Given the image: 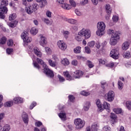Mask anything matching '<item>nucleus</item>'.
Listing matches in <instances>:
<instances>
[{
	"instance_id": "f257e3e1",
	"label": "nucleus",
	"mask_w": 131,
	"mask_h": 131,
	"mask_svg": "<svg viewBox=\"0 0 131 131\" xmlns=\"http://www.w3.org/2000/svg\"><path fill=\"white\" fill-rule=\"evenodd\" d=\"M107 33L111 34L112 37L110 39V45L111 46H115L117 43L118 39H119V34L118 32L115 31L112 29H110L107 31Z\"/></svg>"
},
{
	"instance_id": "f03ea898",
	"label": "nucleus",
	"mask_w": 131,
	"mask_h": 131,
	"mask_svg": "<svg viewBox=\"0 0 131 131\" xmlns=\"http://www.w3.org/2000/svg\"><path fill=\"white\" fill-rule=\"evenodd\" d=\"M97 30L96 31L97 35L102 36L105 34V29H106V25L103 21H99L97 25Z\"/></svg>"
},
{
	"instance_id": "7ed1b4c3",
	"label": "nucleus",
	"mask_w": 131,
	"mask_h": 131,
	"mask_svg": "<svg viewBox=\"0 0 131 131\" xmlns=\"http://www.w3.org/2000/svg\"><path fill=\"white\" fill-rule=\"evenodd\" d=\"M74 123L77 129H81L85 125V121L80 118H76L74 120Z\"/></svg>"
},
{
	"instance_id": "20e7f679",
	"label": "nucleus",
	"mask_w": 131,
	"mask_h": 131,
	"mask_svg": "<svg viewBox=\"0 0 131 131\" xmlns=\"http://www.w3.org/2000/svg\"><path fill=\"white\" fill-rule=\"evenodd\" d=\"M38 5L36 3H33L32 6H30L26 8V12L29 14H31L33 12L34 13H36V11H37V9H38Z\"/></svg>"
},
{
	"instance_id": "39448f33",
	"label": "nucleus",
	"mask_w": 131,
	"mask_h": 131,
	"mask_svg": "<svg viewBox=\"0 0 131 131\" xmlns=\"http://www.w3.org/2000/svg\"><path fill=\"white\" fill-rule=\"evenodd\" d=\"M78 35L84 36L85 39L91 37V31L88 29L83 28L78 32Z\"/></svg>"
},
{
	"instance_id": "423d86ee",
	"label": "nucleus",
	"mask_w": 131,
	"mask_h": 131,
	"mask_svg": "<svg viewBox=\"0 0 131 131\" xmlns=\"http://www.w3.org/2000/svg\"><path fill=\"white\" fill-rule=\"evenodd\" d=\"M43 72L45 74H46L48 77L50 78H53L54 76V72L51 70L47 67V64H43V69H42Z\"/></svg>"
},
{
	"instance_id": "0eeeda50",
	"label": "nucleus",
	"mask_w": 131,
	"mask_h": 131,
	"mask_svg": "<svg viewBox=\"0 0 131 131\" xmlns=\"http://www.w3.org/2000/svg\"><path fill=\"white\" fill-rule=\"evenodd\" d=\"M21 36L25 42H27V43H28L29 42H31L32 41L31 37H29L28 36V32L27 31L23 32L21 33Z\"/></svg>"
},
{
	"instance_id": "6e6552de",
	"label": "nucleus",
	"mask_w": 131,
	"mask_h": 131,
	"mask_svg": "<svg viewBox=\"0 0 131 131\" xmlns=\"http://www.w3.org/2000/svg\"><path fill=\"white\" fill-rule=\"evenodd\" d=\"M105 97L108 102H113L114 100V97L115 95L114 94V92L110 91L105 95Z\"/></svg>"
},
{
	"instance_id": "1a4fd4ad",
	"label": "nucleus",
	"mask_w": 131,
	"mask_h": 131,
	"mask_svg": "<svg viewBox=\"0 0 131 131\" xmlns=\"http://www.w3.org/2000/svg\"><path fill=\"white\" fill-rule=\"evenodd\" d=\"M36 61L37 62H34L33 65H34V67L38 69V70H40V66L38 64H40L41 65H42L43 67V65H46L43 62V60H42V59L40 58H37Z\"/></svg>"
},
{
	"instance_id": "9d476101",
	"label": "nucleus",
	"mask_w": 131,
	"mask_h": 131,
	"mask_svg": "<svg viewBox=\"0 0 131 131\" xmlns=\"http://www.w3.org/2000/svg\"><path fill=\"white\" fill-rule=\"evenodd\" d=\"M8 13V8L6 6H0V18L5 19V14Z\"/></svg>"
},
{
	"instance_id": "9b49d317",
	"label": "nucleus",
	"mask_w": 131,
	"mask_h": 131,
	"mask_svg": "<svg viewBox=\"0 0 131 131\" xmlns=\"http://www.w3.org/2000/svg\"><path fill=\"white\" fill-rule=\"evenodd\" d=\"M110 57L113 59H118L119 58V53L117 49H113L111 50L110 54Z\"/></svg>"
},
{
	"instance_id": "f8f14e48",
	"label": "nucleus",
	"mask_w": 131,
	"mask_h": 131,
	"mask_svg": "<svg viewBox=\"0 0 131 131\" xmlns=\"http://www.w3.org/2000/svg\"><path fill=\"white\" fill-rule=\"evenodd\" d=\"M57 46L61 51H65L66 50V43L63 40L57 41Z\"/></svg>"
},
{
	"instance_id": "ddd939ff",
	"label": "nucleus",
	"mask_w": 131,
	"mask_h": 131,
	"mask_svg": "<svg viewBox=\"0 0 131 131\" xmlns=\"http://www.w3.org/2000/svg\"><path fill=\"white\" fill-rule=\"evenodd\" d=\"M83 75V72L79 70H77L74 72V77L75 78H80Z\"/></svg>"
},
{
	"instance_id": "4468645a",
	"label": "nucleus",
	"mask_w": 131,
	"mask_h": 131,
	"mask_svg": "<svg viewBox=\"0 0 131 131\" xmlns=\"http://www.w3.org/2000/svg\"><path fill=\"white\" fill-rule=\"evenodd\" d=\"M23 120L25 123V124H28V122L29 121V118L28 117V115L26 114L25 113H23L22 115Z\"/></svg>"
},
{
	"instance_id": "2eb2a0df",
	"label": "nucleus",
	"mask_w": 131,
	"mask_h": 131,
	"mask_svg": "<svg viewBox=\"0 0 131 131\" xmlns=\"http://www.w3.org/2000/svg\"><path fill=\"white\" fill-rule=\"evenodd\" d=\"M33 51L35 55L38 57L39 58H41V52L39 50V49L37 47H34L33 49Z\"/></svg>"
},
{
	"instance_id": "dca6fc26",
	"label": "nucleus",
	"mask_w": 131,
	"mask_h": 131,
	"mask_svg": "<svg viewBox=\"0 0 131 131\" xmlns=\"http://www.w3.org/2000/svg\"><path fill=\"white\" fill-rule=\"evenodd\" d=\"M58 116L61 119L62 121H66V113L63 112L62 111L59 114H58Z\"/></svg>"
},
{
	"instance_id": "f3484780",
	"label": "nucleus",
	"mask_w": 131,
	"mask_h": 131,
	"mask_svg": "<svg viewBox=\"0 0 131 131\" xmlns=\"http://www.w3.org/2000/svg\"><path fill=\"white\" fill-rule=\"evenodd\" d=\"M96 104L100 111H103V105H102V103L100 99H97L96 100Z\"/></svg>"
},
{
	"instance_id": "a211bd4d",
	"label": "nucleus",
	"mask_w": 131,
	"mask_h": 131,
	"mask_svg": "<svg viewBox=\"0 0 131 131\" xmlns=\"http://www.w3.org/2000/svg\"><path fill=\"white\" fill-rule=\"evenodd\" d=\"M110 104L104 101L103 103L102 111L104 110V109H106L109 112V111H110Z\"/></svg>"
},
{
	"instance_id": "6ab92c4d",
	"label": "nucleus",
	"mask_w": 131,
	"mask_h": 131,
	"mask_svg": "<svg viewBox=\"0 0 131 131\" xmlns=\"http://www.w3.org/2000/svg\"><path fill=\"white\" fill-rule=\"evenodd\" d=\"M129 48V42L125 41L123 43L122 45V49L124 51H126V50H128Z\"/></svg>"
},
{
	"instance_id": "aec40b11",
	"label": "nucleus",
	"mask_w": 131,
	"mask_h": 131,
	"mask_svg": "<svg viewBox=\"0 0 131 131\" xmlns=\"http://www.w3.org/2000/svg\"><path fill=\"white\" fill-rule=\"evenodd\" d=\"M39 43L40 46L43 47L46 45H47V38L43 36H41L40 37V40L39 41Z\"/></svg>"
},
{
	"instance_id": "412c9836",
	"label": "nucleus",
	"mask_w": 131,
	"mask_h": 131,
	"mask_svg": "<svg viewBox=\"0 0 131 131\" xmlns=\"http://www.w3.org/2000/svg\"><path fill=\"white\" fill-rule=\"evenodd\" d=\"M14 104H21L23 103V99L20 97H15L13 99Z\"/></svg>"
},
{
	"instance_id": "4be33fe9",
	"label": "nucleus",
	"mask_w": 131,
	"mask_h": 131,
	"mask_svg": "<svg viewBox=\"0 0 131 131\" xmlns=\"http://www.w3.org/2000/svg\"><path fill=\"white\" fill-rule=\"evenodd\" d=\"M57 2L60 4L62 9L66 10V4L64 3V0H57Z\"/></svg>"
},
{
	"instance_id": "5701e85b",
	"label": "nucleus",
	"mask_w": 131,
	"mask_h": 131,
	"mask_svg": "<svg viewBox=\"0 0 131 131\" xmlns=\"http://www.w3.org/2000/svg\"><path fill=\"white\" fill-rule=\"evenodd\" d=\"M90 107H91V103H90V102H87L84 105L83 110L84 111H88L89 109H90Z\"/></svg>"
},
{
	"instance_id": "b1692460",
	"label": "nucleus",
	"mask_w": 131,
	"mask_h": 131,
	"mask_svg": "<svg viewBox=\"0 0 131 131\" xmlns=\"http://www.w3.org/2000/svg\"><path fill=\"white\" fill-rule=\"evenodd\" d=\"M9 5V1L8 0H2L1 5L2 7H7Z\"/></svg>"
},
{
	"instance_id": "393cba45",
	"label": "nucleus",
	"mask_w": 131,
	"mask_h": 131,
	"mask_svg": "<svg viewBox=\"0 0 131 131\" xmlns=\"http://www.w3.org/2000/svg\"><path fill=\"white\" fill-rule=\"evenodd\" d=\"M113 111L116 114H121L122 113V109L120 108H114Z\"/></svg>"
},
{
	"instance_id": "a878e982",
	"label": "nucleus",
	"mask_w": 131,
	"mask_h": 131,
	"mask_svg": "<svg viewBox=\"0 0 131 131\" xmlns=\"http://www.w3.org/2000/svg\"><path fill=\"white\" fill-rule=\"evenodd\" d=\"M106 11L107 14H111V12L112 11V9L110 7V5L107 4L105 7Z\"/></svg>"
},
{
	"instance_id": "bb28decb",
	"label": "nucleus",
	"mask_w": 131,
	"mask_h": 131,
	"mask_svg": "<svg viewBox=\"0 0 131 131\" xmlns=\"http://www.w3.org/2000/svg\"><path fill=\"white\" fill-rule=\"evenodd\" d=\"M7 42V37L3 36L0 39V45H6Z\"/></svg>"
},
{
	"instance_id": "cd10ccee",
	"label": "nucleus",
	"mask_w": 131,
	"mask_h": 131,
	"mask_svg": "<svg viewBox=\"0 0 131 131\" xmlns=\"http://www.w3.org/2000/svg\"><path fill=\"white\" fill-rule=\"evenodd\" d=\"M48 63L51 67H56V61H53L52 59H49Z\"/></svg>"
},
{
	"instance_id": "c85d7f7f",
	"label": "nucleus",
	"mask_w": 131,
	"mask_h": 131,
	"mask_svg": "<svg viewBox=\"0 0 131 131\" xmlns=\"http://www.w3.org/2000/svg\"><path fill=\"white\" fill-rule=\"evenodd\" d=\"M14 104V102L12 101H8L4 104L5 107H12Z\"/></svg>"
},
{
	"instance_id": "c756f323",
	"label": "nucleus",
	"mask_w": 131,
	"mask_h": 131,
	"mask_svg": "<svg viewBox=\"0 0 131 131\" xmlns=\"http://www.w3.org/2000/svg\"><path fill=\"white\" fill-rule=\"evenodd\" d=\"M16 17H17L16 13H12L9 15V20L10 21L15 20V19H16Z\"/></svg>"
},
{
	"instance_id": "7c9ffc66",
	"label": "nucleus",
	"mask_w": 131,
	"mask_h": 131,
	"mask_svg": "<svg viewBox=\"0 0 131 131\" xmlns=\"http://www.w3.org/2000/svg\"><path fill=\"white\" fill-rule=\"evenodd\" d=\"M123 56L124 58H126V59H129L130 58V53L129 52L127 51L123 53Z\"/></svg>"
},
{
	"instance_id": "2f4dec72",
	"label": "nucleus",
	"mask_w": 131,
	"mask_h": 131,
	"mask_svg": "<svg viewBox=\"0 0 131 131\" xmlns=\"http://www.w3.org/2000/svg\"><path fill=\"white\" fill-rule=\"evenodd\" d=\"M80 50H81V47L78 46L74 49V53L75 54H80Z\"/></svg>"
},
{
	"instance_id": "473e14b6",
	"label": "nucleus",
	"mask_w": 131,
	"mask_h": 131,
	"mask_svg": "<svg viewBox=\"0 0 131 131\" xmlns=\"http://www.w3.org/2000/svg\"><path fill=\"white\" fill-rule=\"evenodd\" d=\"M30 32L31 34L35 35L37 33V29L35 27H33L31 29Z\"/></svg>"
},
{
	"instance_id": "72a5a7b5",
	"label": "nucleus",
	"mask_w": 131,
	"mask_h": 131,
	"mask_svg": "<svg viewBox=\"0 0 131 131\" xmlns=\"http://www.w3.org/2000/svg\"><path fill=\"white\" fill-rule=\"evenodd\" d=\"M67 21L68 23H70V24H76L77 23V20L73 19H68Z\"/></svg>"
},
{
	"instance_id": "f704fd0d",
	"label": "nucleus",
	"mask_w": 131,
	"mask_h": 131,
	"mask_svg": "<svg viewBox=\"0 0 131 131\" xmlns=\"http://www.w3.org/2000/svg\"><path fill=\"white\" fill-rule=\"evenodd\" d=\"M14 41L12 39H9L7 40V46L9 47H13Z\"/></svg>"
},
{
	"instance_id": "c9c22d12",
	"label": "nucleus",
	"mask_w": 131,
	"mask_h": 131,
	"mask_svg": "<svg viewBox=\"0 0 131 131\" xmlns=\"http://www.w3.org/2000/svg\"><path fill=\"white\" fill-rule=\"evenodd\" d=\"M111 118L115 121V122H116V119H117V116H116V115H115V114L112 113L111 114V116H110Z\"/></svg>"
},
{
	"instance_id": "e433bc0d",
	"label": "nucleus",
	"mask_w": 131,
	"mask_h": 131,
	"mask_svg": "<svg viewBox=\"0 0 131 131\" xmlns=\"http://www.w3.org/2000/svg\"><path fill=\"white\" fill-rule=\"evenodd\" d=\"M11 129V127H10V125L6 124L3 127V129L2 131H9Z\"/></svg>"
},
{
	"instance_id": "4c0bfd02",
	"label": "nucleus",
	"mask_w": 131,
	"mask_h": 131,
	"mask_svg": "<svg viewBox=\"0 0 131 131\" xmlns=\"http://www.w3.org/2000/svg\"><path fill=\"white\" fill-rule=\"evenodd\" d=\"M118 88L119 90H122V89H123V83H122L121 81L118 82Z\"/></svg>"
},
{
	"instance_id": "58836bf2",
	"label": "nucleus",
	"mask_w": 131,
	"mask_h": 131,
	"mask_svg": "<svg viewBox=\"0 0 131 131\" xmlns=\"http://www.w3.org/2000/svg\"><path fill=\"white\" fill-rule=\"evenodd\" d=\"M126 107L128 110H131V101H127L126 102Z\"/></svg>"
},
{
	"instance_id": "ea45409f",
	"label": "nucleus",
	"mask_w": 131,
	"mask_h": 131,
	"mask_svg": "<svg viewBox=\"0 0 131 131\" xmlns=\"http://www.w3.org/2000/svg\"><path fill=\"white\" fill-rule=\"evenodd\" d=\"M66 79L67 80H72V77H71V75L69 74V72H66Z\"/></svg>"
},
{
	"instance_id": "a19ab883",
	"label": "nucleus",
	"mask_w": 131,
	"mask_h": 131,
	"mask_svg": "<svg viewBox=\"0 0 131 131\" xmlns=\"http://www.w3.org/2000/svg\"><path fill=\"white\" fill-rule=\"evenodd\" d=\"M97 129H98V125L97 124H93L92 125L91 130L97 131Z\"/></svg>"
},
{
	"instance_id": "79ce46f5",
	"label": "nucleus",
	"mask_w": 131,
	"mask_h": 131,
	"mask_svg": "<svg viewBox=\"0 0 131 131\" xmlns=\"http://www.w3.org/2000/svg\"><path fill=\"white\" fill-rule=\"evenodd\" d=\"M69 101H70V102H72V103L74 102V101H75V97L73 95L69 96Z\"/></svg>"
},
{
	"instance_id": "37998d69",
	"label": "nucleus",
	"mask_w": 131,
	"mask_h": 131,
	"mask_svg": "<svg viewBox=\"0 0 131 131\" xmlns=\"http://www.w3.org/2000/svg\"><path fill=\"white\" fill-rule=\"evenodd\" d=\"M99 64H102V65H106L107 64V60L105 59H99Z\"/></svg>"
},
{
	"instance_id": "c03bdc74",
	"label": "nucleus",
	"mask_w": 131,
	"mask_h": 131,
	"mask_svg": "<svg viewBox=\"0 0 131 131\" xmlns=\"http://www.w3.org/2000/svg\"><path fill=\"white\" fill-rule=\"evenodd\" d=\"M57 77L60 82H64V81H65V78H64V77H63L62 76L60 75H58Z\"/></svg>"
},
{
	"instance_id": "a18cd8bd",
	"label": "nucleus",
	"mask_w": 131,
	"mask_h": 131,
	"mask_svg": "<svg viewBox=\"0 0 131 131\" xmlns=\"http://www.w3.org/2000/svg\"><path fill=\"white\" fill-rule=\"evenodd\" d=\"M81 35H78H78H76L75 36V39L76 40H77V41H81L82 39H81Z\"/></svg>"
},
{
	"instance_id": "49530a36",
	"label": "nucleus",
	"mask_w": 131,
	"mask_h": 131,
	"mask_svg": "<svg viewBox=\"0 0 131 131\" xmlns=\"http://www.w3.org/2000/svg\"><path fill=\"white\" fill-rule=\"evenodd\" d=\"M88 3H89V0H81L80 2V5H82V6L88 5Z\"/></svg>"
},
{
	"instance_id": "de8ad7c7",
	"label": "nucleus",
	"mask_w": 131,
	"mask_h": 131,
	"mask_svg": "<svg viewBox=\"0 0 131 131\" xmlns=\"http://www.w3.org/2000/svg\"><path fill=\"white\" fill-rule=\"evenodd\" d=\"M87 65L89 67V68H93L94 67V64H93V62L90 60L87 61Z\"/></svg>"
},
{
	"instance_id": "09e8293b",
	"label": "nucleus",
	"mask_w": 131,
	"mask_h": 131,
	"mask_svg": "<svg viewBox=\"0 0 131 131\" xmlns=\"http://www.w3.org/2000/svg\"><path fill=\"white\" fill-rule=\"evenodd\" d=\"M75 13L77 15V16H81L82 14L81 12L79 9H75Z\"/></svg>"
},
{
	"instance_id": "8fccbe9b",
	"label": "nucleus",
	"mask_w": 131,
	"mask_h": 131,
	"mask_svg": "<svg viewBox=\"0 0 131 131\" xmlns=\"http://www.w3.org/2000/svg\"><path fill=\"white\" fill-rule=\"evenodd\" d=\"M13 50L12 48H7L6 49V52L8 54V55H11L12 53H13Z\"/></svg>"
},
{
	"instance_id": "3c124183",
	"label": "nucleus",
	"mask_w": 131,
	"mask_h": 131,
	"mask_svg": "<svg viewBox=\"0 0 131 131\" xmlns=\"http://www.w3.org/2000/svg\"><path fill=\"white\" fill-rule=\"evenodd\" d=\"M95 41H92L89 42L88 43V46L89 47H90V48H94V46H95Z\"/></svg>"
},
{
	"instance_id": "603ef678",
	"label": "nucleus",
	"mask_w": 131,
	"mask_h": 131,
	"mask_svg": "<svg viewBox=\"0 0 131 131\" xmlns=\"http://www.w3.org/2000/svg\"><path fill=\"white\" fill-rule=\"evenodd\" d=\"M69 2L71 6H72V7H76V3H75V1H74V0H70Z\"/></svg>"
},
{
	"instance_id": "864d4df0",
	"label": "nucleus",
	"mask_w": 131,
	"mask_h": 131,
	"mask_svg": "<svg viewBox=\"0 0 131 131\" xmlns=\"http://www.w3.org/2000/svg\"><path fill=\"white\" fill-rule=\"evenodd\" d=\"M85 49V52L86 53V54H91V49L89 48V47L86 46L84 48Z\"/></svg>"
},
{
	"instance_id": "5fc2aeb1",
	"label": "nucleus",
	"mask_w": 131,
	"mask_h": 131,
	"mask_svg": "<svg viewBox=\"0 0 131 131\" xmlns=\"http://www.w3.org/2000/svg\"><path fill=\"white\" fill-rule=\"evenodd\" d=\"M36 102H33L32 103V104H31V105L30 106V109L32 110L33 109V108H34V107H35L36 106Z\"/></svg>"
},
{
	"instance_id": "6e6d98bb",
	"label": "nucleus",
	"mask_w": 131,
	"mask_h": 131,
	"mask_svg": "<svg viewBox=\"0 0 131 131\" xmlns=\"http://www.w3.org/2000/svg\"><path fill=\"white\" fill-rule=\"evenodd\" d=\"M104 131H111V128L108 126H105L103 128Z\"/></svg>"
},
{
	"instance_id": "4d7b16f0",
	"label": "nucleus",
	"mask_w": 131,
	"mask_h": 131,
	"mask_svg": "<svg viewBox=\"0 0 131 131\" xmlns=\"http://www.w3.org/2000/svg\"><path fill=\"white\" fill-rule=\"evenodd\" d=\"M80 94L82 96H89V95H90L89 93L86 92V91H84L81 92Z\"/></svg>"
},
{
	"instance_id": "13d9d810",
	"label": "nucleus",
	"mask_w": 131,
	"mask_h": 131,
	"mask_svg": "<svg viewBox=\"0 0 131 131\" xmlns=\"http://www.w3.org/2000/svg\"><path fill=\"white\" fill-rule=\"evenodd\" d=\"M106 67H110L111 68H113V67H114V62H110V63L106 64Z\"/></svg>"
},
{
	"instance_id": "bf43d9fd",
	"label": "nucleus",
	"mask_w": 131,
	"mask_h": 131,
	"mask_svg": "<svg viewBox=\"0 0 131 131\" xmlns=\"http://www.w3.org/2000/svg\"><path fill=\"white\" fill-rule=\"evenodd\" d=\"M46 15L47 17H49V18L52 17V12L50 11H47L46 12Z\"/></svg>"
},
{
	"instance_id": "052dcab7",
	"label": "nucleus",
	"mask_w": 131,
	"mask_h": 131,
	"mask_svg": "<svg viewBox=\"0 0 131 131\" xmlns=\"http://www.w3.org/2000/svg\"><path fill=\"white\" fill-rule=\"evenodd\" d=\"M35 125L36 126H37L38 127H39V126H41V125H42V123H41V122H36L35 123Z\"/></svg>"
},
{
	"instance_id": "680f3d73",
	"label": "nucleus",
	"mask_w": 131,
	"mask_h": 131,
	"mask_svg": "<svg viewBox=\"0 0 131 131\" xmlns=\"http://www.w3.org/2000/svg\"><path fill=\"white\" fill-rule=\"evenodd\" d=\"M72 65H74V66H77V64H78V62L76 59H74L72 61Z\"/></svg>"
},
{
	"instance_id": "e2e57ef3",
	"label": "nucleus",
	"mask_w": 131,
	"mask_h": 131,
	"mask_svg": "<svg viewBox=\"0 0 131 131\" xmlns=\"http://www.w3.org/2000/svg\"><path fill=\"white\" fill-rule=\"evenodd\" d=\"M118 16L115 15L113 17V20L114 21V22H117V21H118Z\"/></svg>"
},
{
	"instance_id": "0e129e2a",
	"label": "nucleus",
	"mask_w": 131,
	"mask_h": 131,
	"mask_svg": "<svg viewBox=\"0 0 131 131\" xmlns=\"http://www.w3.org/2000/svg\"><path fill=\"white\" fill-rule=\"evenodd\" d=\"M9 26L11 27V28H14V27H16V25L14 24L13 22L10 23L9 24Z\"/></svg>"
},
{
	"instance_id": "69168bd1",
	"label": "nucleus",
	"mask_w": 131,
	"mask_h": 131,
	"mask_svg": "<svg viewBox=\"0 0 131 131\" xmlns=\"http://www.w3.org/2000/svg\"><path fill=\"white\" fill-rule=\"evenodd\" d=\"M125 66L127 68H131V62H127L125 63Z\"/></svg>"
},
{
	"instance_id": "338daca9",
	"label": "nucleus",
	"mask_w": 131,
	"mask_h": 131,
	"mask_svg": "<svg viewBox=\"0 0 131 131\" xmlns=\"http://www.w3.org/2000/svg\"><path fill=\"white\" fill-rule=\"evenodd\" d=\"M46 52L47 53V54H50L51 53V49L49 47H46L45 48Z\"/></svg>"
},
{
	"instance_id": "774afa93",
	"label": "nucleus",
	"mask_w": 131,
	"mask_h": 131,
	"mask_svg": "<svg viewBox=\"0 0 131 131\" xmlns=\"http://www.w3.org/2000/svg\"><path fill=\"white\" fill-rule=\"evenodd\" d=\"M101 88L103 89H105V85H106V82L101 81Z\"/></svg>"
}]
</instances>
